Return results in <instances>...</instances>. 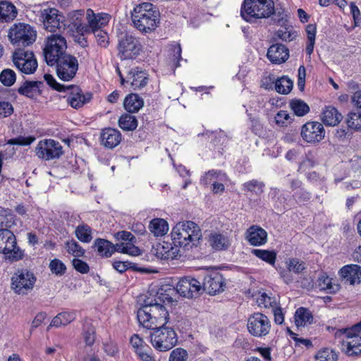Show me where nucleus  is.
Instances as JSON below:
<instances>
[{
    "instance_id": "nucleus-15",
    "label": "nucleus",
    "mask_w": 361,
    "mask_h": 361,
    "mask_svg": "<svg viewBox=\"0 0 361 361\" xmlns=\"http://www.w3.org/2000/svg\"><path fill=\"white\" fill-rule=\"evenodd\" d=\"M176 290L185 298H197L202 291V286L196 279L187 276L179 280L176 285Z\"/></svg>"
},
{
    "instance_id": "nucleus-26",
    "label": "nucleus",
    "mask_w": 361,
    "mask_h": 361,
    "mask_svg": "<svg viewBox=\"0 0 361 361\" xmlns=\"http://www.w3.org/2000/svg\"><path fill=\"white\" fill-rule=\"evenodd\" d=\"M289 57L288 49L282 44H274L268 49L267 58L272 63L281 64Z\"/></svg>"
},
{
    "instance_id": "nucleus-53",
    "label": "nucleus",
    "mask_w": 361,
    "mask_h": 361,
    "mask_svg": "<svg viewBox=\"0 0 361 361\" xmlns=\"http://www.w3.org/2000/svg\"><path fill=\"white\" fill-rule=\"evenodd\" d=\"M67 252L75 257H82L85 250L75 240H68L65 244Z\"/></svg>"
},
{
    "instance_id": "nucleus-27",
    "label": "nucleus",
    "mask_w": 361,
    "mask_h": 361,
    "mask_svg": "<svg viewBox=\"0 0 361 361\" xmlns=\"http://www.w3.org/2000/svg\"><path fill=\"white\" fill-rule=\"evenodd\" d=\"M122 140V135L117 129L106 128L101 133V143L105 147L113 149L118 146Z\"/></svg>"
},
{
    "instance_id": "nucleus-61",
    "label": "nucleus",
    "mask_w": 361,
    "mask_h": 361,
    "mask_svg": "<svg viewBox=\"0 0 361 361\" xmlns=\"http://www.w3.org/2000/svg\"><path fill=\"white\" fill-rule=\"evenodd\" d=\"M35 140V137L33 136L28 137H18L16 138L11 139L8 141V144L9 145H30Z\"/></svg>"
},
{
    "instance_id": "nucleus-42",
    "label": "nucleus",
    "mask_w": 361,
    "mask_h": 361,
    "mask_svg": "<svg viewBox=\"0 0 361 361\" xmlns=\"http://www.w3.org/2000/svg\"><path fill=\"white\" fill-rule=\"evenodd\" d=\"M76 238L82 243H89L92 240V229L87 224L78 225L75 230Z\"/></svg>"
},
{
    "instance_id": "nucleus-59",
    "label": "nucleus",
    "mask_w": 361,
    "mask_h": 361,
    "mask_svg": "<svg viewBox=\"0 0 361 361\" xmlns=\"http://www.w3.org/2000/svg\"><path fill=\"white\" fill-rule=\"evenodd\" d=\"M188 353L181 348L173 350L169 356V361H187Z\"/></svg>"
},
{
    "instance_id": "nucleus-22",
    "label": "nucleus",
    "mask_w": 361,
    "mask_h": 361,
    "mask_svg": "<svg viewBox=\"0 0 361 361\" xmlns=\"http://www.w3.org/2000/svg\"><path fill=\"white\" fill-rule=\"evenodd\" d=\"M66 90H69V93L66 97V102L73 109L81 108L84 104L88 103L92 97L91 93H84L77 86H66Z\"/></svg>"
},
{
    "instance_id": "nucleus-28",
    "label": "nucleus",
    "mask_w": 361,
    "mask_h": 361,
    "mask_svg": "<svg viewBox=\"0 0 361 361\" xmlns=\"http://www.w3.org/2000/svg\"><path fill=\"white\" fill-rule=\"evenodd\" d=\"M340 274L350 285L361 283V267L357 264L344 266L341 269Z\"/></svg>"
},
{
    "instance_id": "nucleus-38",
    "label": "nucleus",
    "mask_w": 361,
    "mask_h": 361,
    "mask_svg": "<svg viewBox=\"0 0 361 361\" xmlns=\"http://www.w3.org/2000/svg\"><path fill=\"white\" fill-rule=\"evenodd\" d=\"M94 246L97 247L98 253L102 257H109L116 252V245L104 239H96Z\"/></svg>"
},
{
    "instance_id": "nucleus-48",
    "label": "nucleus",
    "mask_w": 361,
    "mask_h": 361,
    "mask_svg": "<svg viewBox=\"0 0 361 361\" xmlns=\"http://www.w3.org/2000/svg\"><path fill=\"white\" fill-rule=\"evenodd\" d=\"M116 252L127 254L130 256H138L140 255V249L133 244V242H123L116 244Z\"/></svg>"
},
{
    "instance_id": "nucleus-2",
    "label": "nucleus",
    "mask_w": 361,
    "mask_h": 361,
    "mask_svg": "<svg viewBox=\"0 0 361 361\" xmlns=\"http://www.w3.org/2000/svg\"><path fill=\"white\" fill-rule=\"evenodd\" d=\"M171 237L173 244L178 247L189 250L197 246L202 238V232L199 226L195 222L180 221L173 227Z\"/></svg>"
},
{
    "instance_id": "nucleus-36",
    "label": "nucleus",
    "mask_w": 361,
    "mask_h": 361,
    "mask_svg": "<svg viewBox=\"0 0 361 361\" xmlns=\"http://www.w3.org/2000/svg\"><path fill=\"white\" fill-rule=\"evenodd\" d=\"M144 105L143 99L137 94H130L123 102L125 109L130 113L137 112Z\"/></svg>"
},
{
    "instance_id": "nucleus-37",
    "label": "nucleus",
    "mask_w": 361,
    "mask_h": 361,
    "mask_svg": "<svg viewBox=\"0 0 361 361\" xmlns=\"http://www.w3.org/2000/svg\"><path fill=\"white\" fill-rule=\"evenodd\" d=\"M317 286L320 290L326 291L328 293H334L339 289V285L334 283L333 279L330 278L325 273H322L319 276Z\"/></svg>"
},
{
    "instance_id": "nucleus-43",
    "label": "nucleus",
    "mask_w": 361,
    "mask_h": 361,
    "mask_svg": "<svg viewBox=\"0 0 361 361\" xmlns=\"http://www.w3.org/2000/svg\"><path fill=\"white\" fill-rule=\"evenodd\" d=\"M293 82L288 76H282L276 80L274 89L281 94H288L293 89Z\"/></svg>"
},
{
    "instance_id": "nucleus-64",
    "label": "nucleus",
    "mask_w": 361,
    "mask_h": 361,
    "mask_svg": "<svg viewBox=\"0 0 361 361\" xmlns=\"http://www.w3.org/2000/svg\"><path fill=\"white\" fill-rule=\"evenodd\" d=\"M13 108L11 104L7 102H0V118H6L12 114Z\"/></svg>"
},
{
    "instance_id": "nucleus-11",
    "label": "nucleus",
    "mask_w": 361,
    "mask_h": 361,
    "mask_svg": "<svg viewBox=\"0 0 361 361\" xmlns=\"http://www.w3.org/2000/svg\"><path fill=\"white\" fill-rule=\"evenodd\" d=\"M118 50L121 59H132L139 54L141 45L138 39L133 35H121L118 39Z\"/></svg>"
},
{
    "instance_id": "nucleus-19",
    "label": "nucleus",
    "mask_w": 361,
    "mask_h": 361,
    "mask_svg": "<svg viewBox=\"0 0 361 361\" xmlns=\"http://www.w3.org/2000/svg\"><path fill=\"white\" fill-rule=\"evenodd\" d=\"M202 290H204L210 295H215L224 290L225 282L223 276L216 270L209 271L204 278Z\"/></svg>"
},
{
    "instance_id": "nucleus-35",
    "label": "nucleus",
    "mask_w": 361,
    "mask_h": 361,
    "mask_svg": "<svg viewBox=\"0 0 361 361\" xmlns=\"http://www.w3.org/2000/svg\"><path fill=\"white\" fill-rule=\"evenodd\" d=\"M76 318V314L74 311H66L59 313L56 316H55L48 329L50 327H61L62 326H66L70 324L71 322L74 321Z\"/></svg>"
},
{
    "instance_id": "nucleus-46",
    "label": "nucleus",
    "mask_w": 361,
    "mask_h": 361,
    "mask_svg": "<svg viewBox=\"0 0 361 361\" xmlns=\"http://www.w3.org/2000/svg\"><path fill=\"white\" fill-rule=\"evenodd\" d=\"M273 16L269 22V25H278L281 27L286 26L288 24V15L286 13L285 9L283 8H276L274 6Z\"/></svg>"
},
{
    "instance_id": "nucleus-40",
    "label": "nucleus",
    "mask_w": 361,
    "mask_h": 361,
    "mask_svg": "<svg viewBox=\"0 0 361 361\" xmlns=\"http://www.w3.org/2000/svg\"><path fill=\"white\" fill-rule=\"evenodd\" d=\"M252 298L254 301H255L257 306L259 307L273 308L277 305L276 299L269 296L264 292L259 291L256 294H253L252 295Z\"/></svg>"
},
{
    "instance_id": "nucleus-25",
    "label": "nucleus",
    "mask_w": 361,
    "mask_h": 361,
    "mask_svg": "<svg viewBox=\"0 0 361 361\" xmlns=\"http://www.w3.org/2000/svg\"><path fill=\"white\" fill-rule=\"evenodd\" d=\"M6 234L8 235L4 245L6 248L3 249L1 253L4 254L12 260L18 261L21 259L23 257V252L17 246L16 236L11 231H9V232H6Z\"/></svg>"
},
{
    "instance_id": "nucleus-10",
    "label": "nucleus",
    "mask_w": 361,
    "mask_h": 361,
    "mask_svg": "<svg viewBox=\"0 0 361 361\" xmlns=\"http://www.w3.org/2000/svg\"><path fill=\"white\" fill-rule=\"evenodd\" d=\"M85 14L87 24L76 23V30L82 33L92 32L96 30L102 29L109 23L111 19L109 14L106 13H95L91 8L87 9Z\"/></svg>"
},
{
    "instance_id": "nucleus-14",
    "label": "nucleus",
    "mask_w": 361,
    "mask_h": 361,
    "mask_svg": "<svg viewBox=\"0 0 361 361\" xmlns=\"http://www.w3.org/2000/svg\"><path fill=\"white\" fill-rule=\"evenodd\" d=\"M271 330L269 319L262 313H254L250 317V334L262 338L269 334Z\"/></svg>"
},
{
    "instance_id": "nucleus-3",
    "label": "nucleus",
    "mask_w": 361,
    "mask_h": 361,
    "mask_svg": "<svg viewBox=\"0 0 361 361\" xmlns=\"http://www.w3.org/2000/svg\"><path fill=\"white\" fill-rule=\"evenodd\" d=\"M132 20L138 30L142 32H149L154 30L159 24V12L151 3H142L134 8Z\"/></svg>"
},
{
    "instance_id": "nucleus-24",
    "label": "nucleus",
    "mask_w": 361,
    "mask_h": 361,
    "mask_svg": "<svg viewBox=\"0 0 361 361\" xmlns=\"http://www.w3.org/2000/svg\"><path fill=\"white\" fill-rule=\"evenodd\" d=\"M40 18L43 22L44 28L49 32H54L60 27L61 16L57 9L48 8L42 11Z\"/></svg>"
},
{
    "instance_id": "nucleus-30",
    "label": "nucleus",
    "mask_w": 361,
    "mask_h": 361,
    "mask_svg": "<svg viewBox=\"0 0 361 361\" xmlns=\"http://www.w3.org/2000/svg\"><path fill=\"white\" fill-rule=\"evenodd\" d=\"M44 84L41 81H25L18 90L20 94L34 98L41 93Z\"/></svg>"
},
{
    "instance_id": "nucleus-45",
    "label": "nucleus",
    "mask_w": 361,
    "mask_h": 361,
    "mask_svg": "<svg viewBox=\"0 0 361 361\" xmlns=\"http://www.w3.org/2000/svg\"><path fill=\"white\" fill-rule=\"evenodd\" d=\"M251 252L259 259L271 264L274 265L277 254L274 250H267L262 249H253Z\"/></svg>"
},
{
    "instance_id": "nucleus-13",
    "label": "nucleus",
    "mask_w": 361,
    "mask_h": 361,
    "mask_svg": "<svg viewBox=\"0 0 361 361\" xmlns=\"http://www.w3.org/2000/svg\"><path fill=\"white\" fill-rule=\"evenodd\" d=\"M56 64L57 75L64 81H70L75 76L79 66L77 58L70 54H65Z\"/></svg>"
},
{
    "instance_id": "nucleus-16",
    "label": "nucleus",
    "mask_w": 361,
    "mask_h": 361,
    "mask_svg": "<svg viewBox=\"0 0 361 361\" xmlns=\"http://www.w3.org/2000/svg\"><path fill=\"white\" fill-rule=\"evenodd\" d=\"M274 11L273 0H250V23L252 18H268Z\"/></svg>"
},
{
    "instance_id": "nucleus-18",
    "label": "nucleus",
    "mask_w": 361,
    "mask_h": 361,
    "mask_svg": "<svg viewBox=\"0 0 361 361\" xmlns=\"http://www.w3.org/2000/svg\"><path fill=\"white\" fill-rule=\"evenodd\" d=\"M228 181L227 176L221 171L211 170L205 173L201 178L200 183L203 185H212V190L214 193H221L225 190V185Z\"/></svg>"
},
{
    "instance_id": "nucleus-41",
    "label": "nucleus",
    "mask_w": 361,
    "mask_h": 361,
    "mask_svg": "<svg viewBox=\"0 0 361 361\" xmlns=\"http://www.w3.org/2000/svg\"><path fill=\"white\" fill-rule=\"evenodd\" d=\"M281 27V29L276 31L274 34V36L278 39H281V41L286 42H290L296 38L298 33L292 25H288L287 24L286 26Z\"/></svg>"
},
{
    "instance_id": "nucleus-47",
    "label": "nucleus",
    "mask_w": 361,
    "mask_h": 361,
    "mask_svg": "<svg viewBox=\"0 0 361 361\" xmlns=\"http://www.w3.org/2000/svg\"><path fill=\"white\" fill-rule=\"evenodd\" d=\"M118 126L123 130H133L137 126V121L134 116L124 114L118 119Z\"/></svg>"
},
{
    "instance_id": "nucleus-54",
    "label": "nucleus",
    "mask_w": 361,
    "mask_h": 361,
    "mask_svg": "<svg viewBox=\"0 0 361 361\" xmlns=\"http://www.w3.org/2000/svg\"><path fill=\"white\" fill-rule=\"evenodd\" d=\"M16 80V73L11 69H4L1 71L0 74V81L5 86H11L13 84H14Z\"/></svg>"
},
{
    "instance_id": "nucleus-12",
    "label": "nucleus",
    "mask_w": 361,
    "mask_h": 361,
    "mask_svg": "<svg viewBox=\"0 0 361 361\" xmlns=\"http://www.w3.org/2000/svg\"><path fill=\"white\" fill-rule=\"evenodd\" d=\"M36 155L46 161L59 159L63 153L61 144L53 139L40 140L36 148Z\"/></svg>"
},
{
    "instance_id": "nucleus-56",
    "label": "nucleus",
    "mask_w": 361,
    "mask_h": 361,
    "mask_svg": "<svg viewBox=\"0 0 361 361\" xmlns=\"http://www.w3.org/2000/svg\"><path fill=\"white\" fill-rule=\"evenodd\" d=\"M94 35L97 43L98 46L102 48H106L109 46V36L106 32L103 30L102 29L96 30L94 32H92Z\"/></svg>"
},
{
    "instance_id": "nucleus-9",
    "label": "nucleus",
    "mask_w": 361,
    "mask_h": 361,
    "mask_svg": "<svg viewBox=\"0 0 361 361\" xmlns=\"http://www.w3.org/2000/svg\"><path fill=\"white\" fill-rule=\"evenodd\" d=\"M36 280L32 271L19 269L11 278V288L18 295H26L33 289Z\"/></svg>"
},
{
    "instance_id": "nucleus-50",
    "label": "nucleus",
    "mask_w": 361,
    "mask_h": 361,
    "mask_svg": "<svg viewBox=\"0 0 361 361\" xmlns=\"http://www.w3.org/2000/svg\"><path fill=\"white\" fill-rule=\"evenodd\" d=\"M290 107L298 116H303L310 111L309 106L301 99H292L290 102Z\"/></svg>"
},
{
    "instance_id": "nucleus-1",
    "label": "nucleus",
    "mask_w": 361,
    "mask_h": 361,
    "mask_svg": "<svg viewBox=\"0 0 361 361\" xmlns=\"http://www.w3.org/2000/svg\"><path fill=\"white\" fill-rule=\"evenodd\" d=\"M173 302L172 298L159 289L154 298H147L137 310V318L140 325L148 329L165 326L169 321L167 305Z\"/></svg>"
},
{
    "instance_id": "nucleus-7",
    "label": "nucleus",
    "mask_w": 361,
    "mask_h": 361,
    "mask_svg": "<svg viewBox=\"0 0 361 361\" xmlns=\"http://www.w3.org/2000/svg\"><path fill=\"white\" fill-rule=\"evenodd\" d=\"M67 48L66 40L64 37L58 34H53L47 37L44 48V56L49 66H54L56 61L63 56Z\"/></svg>"
},
{
    "instance_id": "nucleus-58",
    "label": "nucleus",
    "mask_w": 361,
    "mask_h": 361,
    "mask_svg": "<svg viewBox=\"0 0 361 361\" xmlns=\"http://www.w3.org/2000/svg\"><path fill=\"white\" fill-rule=\"evenodd\" d=\"M49 269L52 274L61 276L65 273L66 267L60 259H54L49 263Z\"/></svg>"
},
{
    "instance_id": "nucleus-5",
    "label": "nucleus",
    "mask_w": 361,
    "mask_h": 361,
    "mask_svg": "<svg viewBox=\"0 0 361 361\" xmlns=\"http://www.w3.org/2000/svg\"><path fill=\"white\" fill-rule=\"evenodd\" d=\"M8 38L12 45L18 48L32 44L37 38V32L31 25L26 23H15L8 30Z\"/></svg>"
},
{
    "instance_id": "nucleus-20",
    "label": "nucleus",
    "mask_w": 361,
    "mask_h": 361,
    "mask_svg": "<svg viewBox=\"0 0 361 361\" xmlns=\"http://www.w3.org/2000/svg\"><path fill=\"white\" fill-rule=\"evenodd\" d=\"M116 72L120 77L121 85H124L125 82H129L134 90L145 87L148 82L147 73L137 67L129 71L126 80L123 77L118 68H116Z\"/></svg>"
},
{
    "instance_id": "nucleus-17",
    "label": "nucleus",
    "mask_w": 361,
    "mask_h": 361,
    "mask_svg": "<svg viewBox=\"0 0 361 361\" xmlns=\"http://www.w3.org/2000/svg\"><path fill=\"white\" fill-rule=\"evenodd\" d=\"M300 134L305 142L314 144L324 139L325 130L319 122H307L302 126Z\"/></svg>"
},
{
    "instance_id": "nucleus-51",
    "label": "nucleus",
    "mask_w": 361,
    "mask_h": 361,
    "mask_svg": "<svg viewBox=\"0 0 361 361\" xmlns=\"http://www.w3.org/2000/svg\"><path fill=\"white\" fill-rule=\"evenodd\" d=\"M314 359L315 361H337L338 355L333 349L324 348L316 353Z\"/></svg>"
},
{
    "instance_id": "nucleus-39",
    "label": "nucleus",
    "mask_w": 361,
    "mask_h": 361,
    "mask_svg": "<svg viewBox=\"0 0 361 361\" xmlns=\"http://www.w3.org/2000/svg\"><path fill=\"white\" fill-rule=\"evenodd\" d=\"M313 316L312 312L305 307L298 308L295 313V324L298 327L305 326L312 324Z\"/></svg>"
},
{
    "instance_id": "nucleus-63",
    "label": "nucleus",
    "mask_w": 361,
    "mask_h": 361,
    "mask_svg": "<svg viewBox=\"0 0 361 361\" xmlns=\"http://www.w3.org/2000/svg\"><path fill=\"white\" fill-rule=\"evenodd\" d=\"M72 264L74 269L81 274H87L90 271V267L88 264L85 262L80 259H73L72 261Z\"/></svg>"
},
{
    "instance_id": "nucleus-49",
    "label": "nucleus",
    "mask_w": 361,
    "mask_h": 361,
    "mask_svg": "<svg viewBox=\"0 0 361 361\" xmlns=\"http://www.w3.org/2000/svg\"><path fill=\"white\" fill-rule=\"evenodd\" d=\"M286 266L289 272L300 274L305 269V263L298 258H288L286 261Z\"/></svg>"
},
{
    "instance_id": "nucleus-52",
    "label": "nucleus",
    "mask_w": 361,
    "mask_h": 361,
    "mask_svg": "<svg viewBox=\"0 0 361 361\" xmlns=\"http://www.w3.org/2000/svg\"><path fill=\"white\" fill-rule=\"evenodd\" d=\"M169 56L176 68L178 67L181 58V47L180 44L174 42L169 46Z\"/></svg>"
},
{
    "instance_id": "nucleus-60",
    "label": "nucleus",
    "mask_w": 361,
    "mask_h": 361,
    "mask_svg": "<svg viewBox=\"0 0 361 361\" xmlns=\"http://www.w3.org/2000/svg\"><path fill=\"white\" fill-rule=\"evenodd\" d=\"M44 80L47 82V83L52 87L54 90H56L59 92H65L66 91V87L65 85H61L56 79L50 74H44Z\"/></svg>"
},
{
    "instance_id": "nucleus-31",
    "label": "nucleus",
    "mask_w": 361,
    "mask_h": 361,
    "mask_svg": "<svg viewBox=\"0 0 361 361\" xmlns=\"http://www.w3.org/2000/svg\"><path fill=\"white\" fill-rule=\"evenodd\" d=\"M209 245L215 250H225L228 248L231 241L227 235L214 232L209 236Z\"/></svg>"
},
{
    "instance_id": "nucleus-21",
    "label": "nucleus",
    "mask_w": 361,
    "mask_h": 361,
    "mask_svg": "<svg viewBox=\"0 0 361 361\" xmlns=\"http://www.w3.org/2000/svg\"><path fill=\"white\" fill-rule=\"evenodd\" d=\"M152 252L161 260H173L180 256V248L173 243L166 241L156 244L153 246Z\"/></svg>"
},
{
    "instance_id": "nucleus-32",
    "label": "nucleus",
    "mask_w": 361,
    "mask_h": 361,
    "mask_svg": "<svg viewBox=\"0 0 361 361\" xmlns=\"http://www.w3.org/2000/svg\"><path fill=\"white\" fill-rule=\"evenodd\" d=\"M342 115L333 106H326L322 114V120L326 126H335L342 120Z\"/></svg>"
},
{
    "instance_id": "nucleus-4",
    "label": "nucleus",
    "mask_w": 361,
    "mask_h": 361,
    "mask_svg": "<svg viewBox=\"0 0 361 361\" xmlns=\"http://www.w3.org/2000/svg\"><path fill=\"white\" fill-rule=\"evenodd\" d=\"M334 334L341 339V349L348 356L361 354V322L350 328L337 329Z\"/></svg>"
},
{
    "instance_id": "nucleus-57",
    "label": "nucleus",
    "mask_w": 361,
    "mask_h": 361,
    "mask_svg": "<svg viewBox=\"0 0 361 361\" xmlns=\"http://www.w3.org/2000/svg\"><path fill=\"white\" fill-rule=\"evenodd\" d=\"M276 123L279 126H287L291 123L293 118L286 111H279L274 118Z\"/></svg>"
},
{
    "instance_id": "nucleus-33",
    "label": "nucleus",
    "mask_w": 361,
    "mask_h": 361,
    "mask_svg": "<svg viewBox=\"0 0 361 361\" xmlns=\"http://www.w3.org/2000/svg\"><path fill=\"white\" fill-rule=\"evenodd\" d=\"M149 230L155 237H162L165 235L169 230V226L168 222L161 218H155L152 219L149 224Z\"/></svg>"
},
{
    "instance_id": "nucleus-44",
    "label": "nucleus",
    "mask_w": 361,
    "mask_h": 361,
    "mask_svg": "<svg viewBox=\"0 0 361 361\" xmlns=\"http://www.w3.org/2000/svg\"><path fill=\"white\" fill-rule=\"evenodd\" d=\"M307 45L305 48L306 54L310 56L314 51L315 38L317 33V26L315 24H309L306 26Z\"/></svg>"
},
{
    "instance_id": "nucleus-8",
    "label": "nucleus",
    "mask_w": 361,
    "mask_h": 361,
    "mask_svg": "<svg viewBox=\"0 0 361 361\" xmlns=\"http://www.w3.org/2000/svg\"><path fill=\"white\" fill-rule=\"evenodd\" d=\"M11 58L15 67L24 74H32L37 68V61L32 51L18 48Z\"/></svg>"
},
{
    "instance_id": "nucleus-23",
    "label": "nucleus",
    "mask_w": 361,
    "mask_h": 361,
    "mask_svg": "<svg viewBox=\"0 0 361 361\" xmlns=\"http://www.w3.org/2000/svg\"><path fill=\"white\" fill-rule=\"evenodd\" d=\"M130 344L141 361H155L151 348L139 335L133 334L130 338Z\"/></svg>"
},
{
    "instance_id": "nucleus-34",
    "label": "nucleus",
    "mask_w": 361,
    "mask_h": 361,
    "mask_svg": "<svg viewBox=\"0 0 361 361\" xmlns=\"http://www.w3.org/2000/svg\"><path fill=\"white\" fill-rule=\"evenodd\" d=\"M267 241V233L262 228L257 226H250V244L254 246H260Z\"/></svg>"
},
{
    "instance_id": "nucleus-29",
    "label": "nucleus",
    "mask_w": 361,
    "mask_h": 361,
    "mask_svg": "<svg viewBox=\"0 0 361 361\" xmlns=\"http://www.w3.org/2000/svg\"><path fill=\"white\" fill-rule=\"evenodd\" d=\"M18 15L16 6L8 1H0V23H10Z\"/></svg>"
},
{
    "instance_id": "nucleus-62",
    "label": "nucleus",
    "mask_w": 361,
    "mask_h": 361,
    "mask_svg": "<svg viewBox=\"0 0 361 361\" xmlns=\"http://www.w3.org/2000/svg\"><path fill=\"white\" fill-rule=\"evenodd\" d=\"M264 184L257 180H250V192L259 196L264 192Z\"/></svg>"
},
{
    "instance_id": "nucleus-55",
    "label": "nucleus",
    "mask_w": 361,
    "mask_h": 361,
    "mask_svg": "<svg viewBox=\"0 0 361 361\" xmlns=\"http://www.w3.org/2000/svg\"><path fill=\"white\" fill-rule=\"evenodd\" d=\"M347 124L352 129L361 130V111L350 112L348 116Z\"/></svg>"
},
{
    "instance_id": "nucleus-6",
    "label": "nucleus",
    "mask_w": 361,
    "mask_h": 361,
    "mask_svg": "<svg viewBox=\"0 0 361 361\" xmlns=\"http://www.w3.org/2000/svg\"><path fill=\"white\" fill-rule=\"evenodd\" d=\"M150 341L153 347L159 351H167L178 343L176 331L171 327L161 326L152 329Z\"/></svg>"
}]
</instances>
